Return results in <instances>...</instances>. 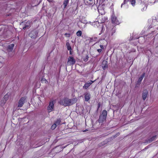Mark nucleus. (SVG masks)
Listing matches in <instances>:
<instances>
[{"mask_svg": "<svg viewBox=\"0 0 158 158\" xmlns=\"http://www.w3.org/2000/svg\"><path fill=\"white\" fill-rule=\"evenodd\" d=\"M54 104L53 101H52L50 102L47 108V110L49 112L53 111L54 110Z\"/></svg>", "mask_w": 158, "mask_h": 158, "instance_id": "7", "label": "nucleus"}, {"mask_svg": "<svg viewBox=\"0 0 158 158\" xmlns=\"http://www.w3.org/2000/svg\"><path fill=\"white\" fill-rule=\"evenodd\" d=\"M66 46H67V50H72L71 47L70 45V44L69 42H67L66 43Z\"/></svg>", "mask_w": 158, "mask_h": 158, "instance_id": "21", "label": "nucleus"}, {"mask_svg": "<svg viewBox=\"0 0 158 158\" xmlns=\"http://www.w3.org/2000/svg\"><path fill=\"white\" fill-rule=\"evenodd\" d=\"M14 44H11L9 45L7 47V51L8 52H12L13 49V47L14 46Z\"/></svg>", "mask_w": 158, "mask_h": 158, "instance_id": "15", "label": "nucleus"}, {"mask_svg": "<svg viewBox=\"0 0 158 158\" xmlns=\"http://www.w3.org/2000/svg\"><path fill=\"white\" fill-rule=\"evenodd\" d=\"M26 98L25 97L21 98L19 101L18 107H22L25 102Z\"/></svg>", "mask_w": 158, "mask_h": 158, "instance_id": "8", "label": "nucleus"}, {"mask_svg": "<svg viewBox=\"0 0 158 158\" xmlns=\"http://www.w3.org/2000/svg\"><path fill=\"white\" fill-rule=\"evenodd\" d=\"M76 62V60L73 56H70L68 58V60L67 62V65H73Z\"/></svg>", "mask_w": 158, "mask_h": 158, "instance_id": "4", "label": "nucleus"}, {"mask_svg": "<svg viewBox=\"0 0 158 158\" xmlns=\"http://www.w3.org/2000/svg\"><path fill=\"white\" fill-rule=\"evenodd\" d=\"M107 115V112L106 110L102 111L101 114L100 115L99 118L98 120V122L99 123H102L106 121Z\"/></svg>", "mask_w": 158, "mask_h": 158, "instance_id": "2", "label": "nucleus"}, {"mask_svg": "<svg viewBox=\"0 0 158 158\" xmlns=\"http://www.w3.org/2000/svg\"><path fill=\"white\" fill-rule=\"evenodd\" d=\"M102 67L104 70H105L108 67L107 61L106 60H103L102 62Z\"/></svg>", "mask_w": 158, "mask_h": 158, "instance_id": "12", "label": "nucleus"}, {"mask_svg": "<svg viewBox=\"0 0 158 158\" xmlns=\"http://www.w3.org/2000/svg\"><path fill=\"white\" fill-rule=\"evenodd\" d=\"M148 94V91L147 89H145L143 90L142 94V98L144 100H145Z\"/></svg>", "mask_w": 158, "mask_h": 158, "instance_id": "13", "label": "nucleus"}, {"mask_svg": "<svg viewBox=\"0 0 158 158\" xmlns=\"http://www.w3.org/2000/svg\"><path fill=\"white\" fill-rule=\"evenodd\" d=\"M145 73H143L140 76V77L138 79L137 81V83L136 84V86H137V85H139L140 84L142 80L145 76Z\"/></svg>", "mask_w": 158, "mask_h": 158, "instance_id": "9", "label": "nucleus"}, {"mask_svg": "<svg viewBox=\"0 0 158 158\" xmlns=\"http://www.w3.org/2000/svg\"><path fill=\"white\" fill-rule=\"evenodd\" d=\"M130 2H131V4L132 6H134L135 5V0H130Z\"/></svg>", "mask_w": 158, "mask_h": 158, "instance_id": "26", "label": "nucleus"}, {"mask_svg": "<svg viewBox=\"0 0 158 158\" xmlns=\"http://www.w3.org/2000/svg\"><path fill=\"white\" fill-rule=\"evenodd\" d=\"M94 81H93L92 80H90L89 81V83L91 85L93 82H94Z\"/></svg>", "mask_w": 158, "mask_h": 158, "instance_id": "31", "label": "nucleus"}, {"mask_svg": "<svg viewBox=\"0 0 158 158\" xmlns=\"http://www.w3.org/2000/svg\"><path fill=\"white\" fill-rule=\"evenodd\" d=\"M69 0H64L63 2V9L65 8L69 2Z\"/></svg>", "mask_w": 158, "mask_h": 158, "instance_id": "18", "label": "nucleus"}, {"mask_svg": "<svg viewBox=\"0 0 158 158\" xmlns=\"http://www.w3.org/2000/svg\"><path fill=\"white\" fill-rule=\"evenodd\" d=\"M101 105V103L100 102H98V109H97L98 110L99 109Z\"/></svg>", "mask_w": 158, "mask_h": 158, "instance_id": "30", "label": "nucleus"}, {"mask_svg": "<svg viewBox=\"0 0 158 158\" xmlns=\"http://www.w3.org/2000/svg\"><path fill=\"white\" fill-rule=\"evenodd\" d=\"M156 135L154 136H152V137L150 139H149L146 140L145 142L147 143H151V142H152L153 140H154L156 138Z\"/></svg>", "mask_w": 158, "mask_h": 158, "instance_id": "16", "label": "nucleus"}, {"mask_svg": "<svg viewBox=\"0 0 158 158\" xmlns=\"http://www.w3.org/2000/svg\"><path fill=\"white\" fill-rule=\"evenodd\" d=\"M64 35L67 37H69L70 36V33H65L64 34Z\"/></svg>", "mask_w": 158, "mask_h": 158, "instance_id": "29", "label": "nucleus"}, {"mask_svg": "<svg viewBox=\"0 0 158 158\" xmlns=\"http://www.w3.org/2000/svg\"><path fill=\"white\" fill-rule=\"evenodd\" d=\"M108 20L107 17L102 16L98 17V22L100 23H103Z\"/></svg>", "mask_w": 158, "mask_h": 158, "instance_id": "10", "label": "nucleus"}, {"mask_svg": "<svg viewBox=\"0 0 158 158\" xmlns=\"http://www.w3.org/2000/svg\"><path fill=\"white\" fill-rule=\"evenodd\" d=\"M30 22L29 21L22 22L21 24L23 29H28L30 27Z\"/></svg>", "mask_w": 158, "mask_h": 158, "instance_id": "5", "label": "nucleus"}, {"mask_svg": "<svg viewBox=\"0 0 158 158\" xmlns=\"http://www.w3.org/2000/svg\"><path fill=\"white\" fill-rule=\"evenodd\" d=\"M38 34V31L35 30H34L31 31L29 35L31 38L35 39L37 37Z\"/></svg>", "mask_w": 158, "mask_h": 158, "instance_id": "6", "label": "nucleus"}, {"mask_svg": "<svg viewBox=\"0 0 158 158\" xmlns=\"http://www.w3.org/2000/svg\"><path fill=\"white\" fill-rule=\"evenodd\" d=\"M90 41L91 42H95L97 41V37H92L90 38Z\"/></svg>", "mask_w": 158, "mask_h": 158, "instance_id": "22", "label": "nucleus"}, {"mask_svg": "<svg viewBox=\"0 0 158 158\" xmlns=\"http://www.w3.org/2000/svg\"><path fill=\"white\" fill-rule=\"evenodd\" d=\"M72 50H69V54L70 55H71L72 54Z\"/></svg>", "mask_w": 158, "mask_h": 158, "instance_id": "32", "label": "nucleus"}, {"mask_svg": "<svg viewBox=\"0 0 158 158\" xmlns=\"http://www.w3.org/2000/svg\"><path fill=\"white\" fill-rule=\"evenodd\" d=\"M61 120L60 119H57L56 121L54 123L57 126L60 124Z\"/></svg>", "mask_w": 158, "mask_h": 158, "instance_id": "24", "label": "nucleus"}, {"mask_svg": "<svg viewBox=\"0 0 158 158\" xmlns=\"http://www.w3.org/2000/svg\"><path fill=\"white\" fill-rule=\"evenodd\" d=\"M111 21L112 23L115 25H119L120 23V22L114 14H113L111 16Z\"/></svg>", "mask_w": 158, "mask_h": 158, "instance_id": "3", "label": "nucleus"}, {"mask_svg": "<svg viewBox=\"0 0 158 158\" xmlns=\"http://www.w3.org/2000/svg\"><path fill=\"white\" fill-rule=\"evenodd\" d=\"M100 47L101 49H98L97 50V51L98 53H100L102 52V50L104 49V46L100 44Z\"/></svg>", "mask_w": 158, "mask_h": 158, "instance_id": "19", "label": "nucleus"}, {"mask_svg": "<svg viewBox=\"0 0 158 158\" xmlns=\"http://www.w3.org/2000/svg\"><path fill=\"white\" fill-rule=\"evenodd\" d=\"M8 93H7L6 95H4L3 99L2 100V103H3L4 104L6 103L8 98L9 95H8Z\"/></svg>", "mask_w": 158, "mask_h": 158, "instance_id": "14", "label": "nucleus"}, {"mask_svg": "<svg viewBox=\"0 0 158 158\" xmlns=\"http://www.w3.org/2000/svg\"><path fill=\"white\" fill-rule=\"evenodd\" d=\"M129 1H130V0H124L122 4L121 7H122L123 5L127 3Z\"/></svg>", "mask_w": 158, "mask_h": 158, "instance_id": "25", "label": "nucleus"}, {"mask_svg": "<svg viewBox=\"0 0 158 158\" xmlns=\"http://www.w3.org/2000/svg\"><path fill=\"white\" fill-rule=\"evenodd\" d=\"M77 101V99L76 98L70 99L68 98L64 97L60 100L59 103L60 105L65 107L72 105L75 103Z\"/></svg>", "mask_w": 158, "mask_h": 158, "instance_id": "1", "label": "nucleus"}, {"mask_svg": "<svg viewBox=\"0 0 158 158\" xmlns=\"http://www.w3.org/2000/svg\"><path fill=\"white\" fill-rule=\"evenodd\" d=\"M85 4L87 5H92L93 3V0H85Z\"/></svg>", "mask_w": 158, "mask_h": 158, "instance_id": "17", "label": "nucleus"}, {"mask_svg": "<svg viewBox=\"0 0 158 158\" xmlns=\"http://www.w3.org/2000/svg\"><path fill=\"white\" fill-rule=\"evenodd\" d=\"M84 95L85 101L86 102L88 101L91 98V95L89 93L86 92L85 93Z\"/></svg>", "mask_w": 158, "mask_h": 158, "instance_id": "11", "label": "nucleus"}, {"mask_svg": "<svg viewBox=\"0 0 158 158\" xmlns=\"http://www.w3.org/2000/svg\"><path fill=\"white\" fill-rule=\"evenodd\" d=\"M90 85L89 82H86L83 86V88L85 89H87L90 86Z\"/></svg>", "mask_w": 158, "mask_h": 158, "instance_id": "20", "label": "nucleus"}, {"mask_svg": "<svg viewBox=\"0 0 158 158\" xmlns=\"http://www.w3.org/2000/svg\"><path fill=\"white\" fill-rule=\"evenodd\" d=\"M115 32V31H113V33H112L111 35H113V33H114V32Z\"/></svg>", "mask_w": 158, "mask_h": 158, "instance_id": "33", "label": "nucleus"}, {"mask_svg": "<svg viewBox=\"0 0 158 158\" xmlns=\"http://www.w3.org/2000/svg\"><path fill=\"white\" fill-rule=\"evenodd\" d=\"M82 33V31L80 30H79V31H78L76 32V34L77 36L79 37V36H81V35Z\"/></svg>", "mask_w": 158, "mask_h": 158, "instance_id": "23", "label": "nucleus"}, {"mask_svg": "<svg viewBox=\"0 0 158 158\" xmlns=\"http://www.w3.org/2000/svg\"><path fill=\"white\" fill-rule=\"evenodd\" d=\"M89 59V56L88 55H87L86 56L83 58V60L85 62H86L88 61Z\"/></svg>", "mask_w": 158, "mask_h": 158, "instance_id": "28", "label": "nucleus"}, {"mask_svg": "<svg viewBox=\"0 0 158 158\" xmlns=\"http://www.w3.org/2000/svg\"><path fill=\"white\" fill-rule=\"evenodd\" d=\"M57 125L55 123L53 124L51 127V129L52 130L54 129L56 127Z\"/></svg>", "mask_w": 158, "mask_h": 158, "instance_id": "27", "label": "nucleus"}]
</instances>
